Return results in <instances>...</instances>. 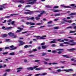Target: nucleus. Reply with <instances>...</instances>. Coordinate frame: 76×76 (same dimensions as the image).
<instances>
[{"label": "nucleus", "mask_w": 76, "mask_h": 76, "mask_svg": "<svg viewBox=\"0 0 76 76\" xmlns=\"http://www.w3.org/2000/svg\"><path fill=\"white\" fill-rule=\"evenodd\" d=\"M44 11H42V12L40 13V15H38L37 17H36V20H39V19H40V17H41V15L44 14Z\"/></svg>", "instance_id": "1"}, {"label": "nucleus", "mask_w": 76, "mask_h": 76, "mask_svg": "<svg viewBox=\"0 0 76 76\" xmlns=\"http://www.w3.org/2000/svg\"><path fill=\"white\" fill-rule=\"evenodd\" d=\"M38 66H34L33 67H29L27 68V69L28 70H32L34 69H35V68H37L38 67Z\"/></svg>", "instance_id": "2"}, {"label": "nucleus", "mask_w": 76, "mask_h": 76, "mask_svg": "<svg viewBox=\"0 0 76 76\" xmlns=\"http://www.w3.org/2000/svg\"><path fill=\"white\" fill-rule=\"evenodd\" d=\"M8 35H11L12 38H17V36H16V35H14V34L13 33H12L11 32L9 33H8Z\"/></svg>", "instance_id": "3"}, {"label": "nucleus", "mask_w": 76, "mask_h": 76, "mask_svg": "<svg viewBox=\"0 0 76 76\" xmlns=\"http://www.w3.org/2000/svg\"><path fill=\"white\" fill-rule=\"evenodd\" d=\"M12 27H7L6 28H5V27L3 26L2 28V29H4L5 30H6V29H10L11 28H12Z\"/></svg>", "instance_id": "4"}, {"label": "nucleus", "mask_w": 76, "mask_h": 76, "mask_svg": "<svg viewBox=\"0 0 76 76\" xmlns=\"http://www.w3.org/2000/svg\"><path fill=\"white\" fill-rule=\"evenodd\" d=\"M63 71L66 72H73V69H64L63 70Z\"/></svg>", "instance_id": "5"}, {"label": "nucleus", "mask_w": 76, "mask_h": 76, "mask_svg": "<svg viewBox=\"0 0 76 76\" xmlns=\"http://www.w3.org/2000/svg\"><path fill=\"white\" fill-rule=\"evenodd\" d=\"M18 2H19V3H25V1L22 0H19L17 1H16V3H18Z\"/></svg>", "instance_id": "6"}, {"label": "nucleus", "mask_w": 76, "mask_h": 76, "mask_svg": "<svg viewBox=\"0 0 76 76\" xmlns=\"http://www.w3.org/2000/svg\"><path fill=\"white\" fill-rule=\"evenodd\" d=\"M19 42H20V43L19 44V46H20V45H23V44H25V42H23L22 41H19Z\"/></svg>", "instance_id": "7"}, {"label": "nucleus", "mask_w": 76, "mask_h": 76, "mask_svg": "<svg viewBox=\"0 0 76 76\" xmlns=\"http://www.w3.org/2000/svg\"><path fill=\"white\" fill-rule=\"evenodd\" d=\"M5 5H6V4H4L3 5L1 6V7L2 8H0V10H2L3 9V8H5Z\"/></svg>", "instance_id": "8"}, {"label": "nucleus", "mask_w": 76, "mask_h": 76, "mask_svg": "<svg viewBox=\"0 0 76 76\" xmlns=\"http://www.w3.org/2000/svg\"><path fill=\"white\" fill-rule=\"evenodd\" d=\"M76 43L75 42H69V45H70L73 46L75 45Z\"/></svg>", "instance_id": "9"}, {"label": "nucleus", "mask_w": 76, "mask_h": 76, "mask_svg": "<svg viewBox=\"0 0 76 76\" xmlns=\"http://www.w3.org/2000/svg\"><path fill=\"white\" fill-rule=\"evenodd\" d=\"M18 29H20V30H17L16 31V32H20L21 31H22V30H23V28H21L20 27H18Z\"/></svg>", "instance_id": "10"}, {"label": "nucleus", "mask_w": 76, "mask_h": 76, "mask_svg": "<svg viewBox=\"0 0 76 76\" xmlns=\"http://www.w3.org/2000/svg\"><path fill=\"white\" fill-rule=\"evenodd\" d=\"M47 37L46 35L42 36L41 37L40 36V39H45V37Z\"/></svg>", "instance_id": "11"}, {"label": "nucleus", "mask_w": 76, "mask_h": 76, "mask_svg": "<svg viewBox=\"0 0 76 76\" xmlns=\"http://www.w3.org/2000/svg\"><path fill=\"white\" fill-rule=\"evenodd\" d=\"M63 20L64 21V22H68L69 23H71V22H72V20H70L68 21H67V20H66V18H64Z\"/></svg>", "instance_id": "12"}, {"label": "nucleus", "mask_w": 76, "mask_h": 76, "mask_svg": "<svg viewBox=\"0 0 76 76\" xmlns=\"http://www.w3.org/2000/svg\"><path fill=\"white\" fill-rule=\"evenodd\" d=\"M33 20V21L35 20V18L34 17H31V18H27V20Z\"/></svg>", "instance_id": "13"}, {"label": "nucleus", "mask_w": 76, "mask_h": 76, "mask_svg": "<svg viewBox=\"0 0 76 76\" xmlns=\"http://www.w3.org/2000/svg\"><path fill=\"white\" fill-rule=\"evenodd\" d=\"M37 2V0H34L33 2H31L29 3V4H34V3H36Z\"/></svg>", "instance_id": "14"}, {"label": "nucleus", "mask_w": 76, "mask_h": 76, "mask_svg": "<svg viewBox=\"0 0 76 76\" xmlns=\"http://www.w3.org/2000/svg\"><path fill=\"white\" fill-rule=\"evenodd\" d=\"M21 69H22V68H18L17 69V70H18L17 71V72H19L21 71Z\"/></svg>", "instance_id": "15"}, {"label": "nucleus", "mask_w": 76, "mask_h": 76, "mask_svg": "<svg viewBox=\"0 0 76 76\" xmlns=\"http://www.w3.org/2000/svg\"><path fill=\"white\" fill-rule=\"evenodd\" d=\"M30 47H32V46L31 45H26L24 46V48H29Z\"/></svg>", "instance_id": "16"}, {"label": "nucleus", "mask_w": 76, "mask_h": 76, "mask_svg": "<svg viewBox=\"0 0 76 76\" xmlns=\"http://www.w3.org/2000/svg\"><path fill=\"white\" fill-rule=\"evenodd\" d=\"M34 37H35V38H36L37 39H41V36H34Z\"/></svg>", "instance_id": "17"}, {"label": "nucleus", "mask_w": 76, "mask_h": 76, "mask_svg": "<svg viewBox=\"0 0 76 76\" xmlns=\"http://www.w3.org/2000/svg\"><path fill=\"white\" fill-rule=\"evenodd\" d=\"M7 34H2L1 35V37L3 38H4V37H7Z\"/></svg>", "instance_id": "18"}, {"label": "nucleus", "mask_w": 76, "mask_h": 76, "mask_svg": "<svg viewBox=\"0 0 76 76\" xmlns=\"http://www.w3.org/2000/svg\"><path fill=\"white\" fill-rule=\"evenodd\" d=\"M62 56L64 57H66V58H69V56L66 55H63Z\"/></svg>", "instance_id": "19"}, {"label": "nucleus", "mask_w": 76, "mask_h": 76, "mask_svg": "<svg viewBox=\"0 0 76 76\" xmlns=\"http://www.w3.org/2000/svg\"><path fill=\"white\" fill-rule=\"evenodd\" d=\"M47 46H42V48H43V49H45L47 48Z\"/></svg>", "instance_id": "20"}, {"label": "nucleus", "mask_w": 76, "mask_h": 76, "mask_svg": "<svg viewBox=\"0 0 76 76\" xmlns=\"http://www.w3.org/2000/svg\"><path fill=\"white\" fill-rule=\"evenodd\" d=\"M72 61H74L75 63H76V59H71Z\"/></svg>", "instance_id": "21"}, {"label": "nucleus", "mask_w": 76, "mask_h": 76, "mask_svg": "<svg viewBox=\"0 0 76 76\" xmlns=\"http://www.w3.org/2000/svg\"><path fill=\"white\" fill-rule=\"evenodd\" d=\"M62 71H63V70H61L60 69H57L56 70V71H57L58 72H61Z\"/></svg>", "instance_id": "22"}, {"label": "nucleus", "mask_w": 76, "mask_h": 76, "mask_svg": "<svg viewBox=\"0 0 76 76\" xmlns=\"http://www.w3.org/2000/svg\"><path fill=\"white\" fill-rule=\"evenodd\" d=\"M15 54L14 53H10V55H11V56H13V55H15Z\"/></svg>", "instance_id": "23"}, {"label": "nucleus", "mask_w": 76, "mask_h": 76, "mask_svg": "<svg viewBox=\"0 0 76 76\" xmlns=\"http://www.w3.org/2000/svg\"><path fill=\"white\" fill-rule=\"evenodd\" d=\"M62 50H64V49H56V51H62Z\"/></svg>", "instance_id": "24"}, {"label": "nucleus", "mask_w": 76, "mask_h": 76, "mask_svg": "<svg viewBox=\"0 0 76 76\" xmlns=\"http://www.w3.org/2000/svg\"><path fill=\"white\" fill-rule=\"evenodd\" d=\"M47 74V73H44L42 74H40V75H41V76H44V75H45Z\"/></svg>", "instance_id": "25"}, {"label": "nucleus", "mask_w": 76, "mask_h": 76, "mask_svg": "<svg viewBox=\"0 0 76 76\" xmlns=\"http://www.w3.org/2000/svg\"><path fill=\"white\" fill-rule=\"evenodd\" d=\"M76 31H70L69 33H75V32H76Z\"/></svg>", "instance_id": "26"}, {"label": "nucleus", "mask_w": 76, "mask_h": 76, "mask_svg": "<svg viewBox=\"0 0 76 76\" xmlns=\"http://www.w3.org/2000/svg\"><path fill=\"white\" fill-rule=\"evenodd\" d=\"M42 68H37L35 69L36 70H41Z\"/></svg>", "instance_id": "27"}, {"label": "nucleus", "mask_w": 76, "mask_h": 76, "mask_svg": "<svg viewBox=\"0 0 76 76\" xmlns=\"http://www.w3.org/2000/svg\"><path fill=\"white\" fill-rule=\"evenodd\" d=\"M69 51H74V50H75V48H72L69 50H68Z\"/></svg>", "instance_id": "28"}, {"label": "nucleus", "mask_w": 76, "mask_h": 76, "mask_svg": "<svg viewBox=\"0 0 76 76\" xmlns=\"http://www.w3.org/2000/svg\"><path fill=\"white\" fill-rule=\"evenodd\" d=\"M64 44H69V45L70 42H64Z\"/></svg>", "instance_id": "29"}, {"label": "nucleus", "mask_w": 76, "mask_h": 76, "mask_svg": "<svg viewBox=\"0 0 76 76\" xmlns=\"http://www.w3.org/2000/svg\"><path fill=\"white\" fill-rule=\"evenodd\" d=\"M60 10H55L53 11L54 12H60Z\"/></svg>", "instance_id": "30"}, {"label": "nucleus", "mask_w": 76, "mask_h": 76, "mask_svg": "<svg viewBox=\"0 0 76 76\" xmlns=\"http://www.w3.org/2000/svg\"><path fill=\"white\" fill-rule=\"evenodd\" d=\"M64 7H65V8H70V6H65Z\"/></svg>", "instance_id": "31"}, {"label": "nucleus", "mask_w": 76, "mask_h": 76, "mask_svg": "<svg viewBox=\"0 0 76 76\" xmlns=\"http://www.w3.org/2000/svg\"><path fill=\"white\" fill-rule=\"evenodd\" d=\"M76 13H72L70 14V15H76Z\"/></svg>", "instance_id": "32"}, {"label": "nucleus", "mask_w": 76, "mask_h": 76, "mask_svg": "<svg viewBox=\"0 0 76 76\" xmlns=\"http://www.w3.org/2000/svg\"><path fill=\"white\" fill-rule=\"evenodd\" d=\"M30 23L31 25H35V23H32L31 22H30Z\"/></svg>", "instance_id": "33"}, {"label": "nucleus", "mask_w": 76, "mask_h": 76, "mask_svg": "<svg viewBox=\"0 0 76 76\" xmlns=\"http://www.w3.org/2000/svg\"><path fill=\"white\" fill-rule=\"evenodd\" d=\"M15 49H16V47L12 48V49H11V50H15Z\"/></svg>", "instance_id": "34"}, {"label": "nucleus", "mask_w": 76, "mask_h": 76, "mask_svg": "<svg viewBox=\"0 0 76 76\" xmlns=\"http://www.w3.org/2000/svg\"><path fill=\"white\" fill-rule=\"evenodd\" d=\"M54 16H60V14H57L55 15Z\"/></svg>", "instance_id": "35"}, {"label": "nucleus", "mask_w": 76, "mask_h": 76, "mask_svg": "<svg viewBox=\"0 0 76 76\" xmlns=\"http://www.w3.org/2000/svg\"><path fill=\"white\" fill-rule=\"evenodd\" d=\"M54 29H58V27H55L53 28Z\"/></svg>", "instance_id": "36"}, {"label": "nucleus", "mask_w": 76, "mask_h": 76, "mask_svg": "<svg viewBox=\"0 0 76 76\" xmlns=\"http://www.w3.org/2000/svg\"><path fill=\"white\" fill-rule=\"evenodd\" d=\"M30 12H26L24 13V14H29Z\"/></svg>", "instance_id": "37"}, {"label": "nucleus", "mask_w": 76, "mask_h": 76, "mask_svg": "<svg viewBox=\"0 0 76 76\" xmlns=\"http://www.w3.org/2000/svg\"><path fill=\"white\" fill-rule=\"evenodd\" d=\"M10 70L9 69H7L6 70V72H10Z\"/></svg>", "instance_id": "38"}, {"label": "nucleus", "mask_w": 76, "mask_h": 76, "mask_svg": "<svg viewBox=\"0 0 76 76\" xmlns=\"http://www.w3.org/2000/svg\"><path fill=\"white\" fill-rule=\"evenodd\" d=\"M73 28V27L72 26H69L67 28V29H69V28Z\"/></svg>", "instance_id": "39"}, {"label": "nucleus", "mask_w": 76, "mask_h": 76, "mask_svg": "<svg viewBox=\"0 0 76 76\" xmlns=\"http://www.w3.org/2000/svg\"><path fill=\"white\" fill-rule=\"evenodd\" d=\"M54 8H55V9L58 8V6H55L54 7Z\"/></svg>", "instance_id": "40"}, {"label": "nucleus", "mask_w": 76, "mask_h": 76, "mask_svg": "<svg viewBox=\"0 0 76 76\" xmlns=\"http://www.w3.org/2000/svg\"><path fill=\"white\" fill-rule=\"evenodd\" d=\"M4 49H5V50H7V49H9V47H6Z\"/></svg>", "instance_id": "41"}, {"label": "nucleus", "mask_w": 76, "mask_h": 76, "mask_svg": "<svg viewBox=\"0 0 76 76\" xmlns=\"http://www.w3.org/2000/svg\"><path fill=\"white\" fill-rule=\"evenodd\" d=\"M45 42H44L41 43V45H45Z\"/></svg>", "instance_id": "42"}, {"label": "nucleus", "mask_w": 76, "mask_h": 76, "mask_svg": "<svg viewBox=\"0 0 76 76\" xmlns=\"http://www.w3.org/2000/svg\"><path fill=\"white\" fill-rule=\"evenodd\" d=\"M42 24L41 23H36V25H41Z\"/></svg>", "instance_id": "43"}, {"label": "nucleus", "mask_w": 76, "mask_h": 76, "mask_svg": "<svg viewBox=\"0 0 76 76\" xmlns=\"http://www.w3.org/2000/svg\"><path fill=\"white\" fill-rule=\"evenodd\" d=\"M31 23H30V22H27V23H26V25H29V24H30Z\"/></svg>", "instance_id": "44"}, {"label": "nucleus", "mask_w": 76, "mask_h": 76, "mask_svg": "<svg viewBox=\"0 0 76 76\" xmlns=\"http://www.w3.org/2000/svg\"><path fill=\"white\" fill-rule=\"evenodd\" d=\"M51 46L52 47H56V45L53 44V45H51Z\"/></svg>", "instance_id": "45"}, {"label": "nucleus", "mask_w": 76, "mask_h": 76, "mask_svg": "<svg viewBox=\"0 0 76 76\" xmlns=\"http://www.w3.org/2000/svg\"><path fill=\"white\" fill-rule=\"evenodd\" d=\"M39 75H41V74H38L36 75L35 76H39Z\"/></svg>", "instance_id": "46"}, {"label": "nucleus", "mask_w": 76, "mask_h": 76, "mask_svg": "<svg viewBox=\"0 0 76 76\" xmlns=\"http://www.w3.org/2000/svg\"><path fill=\"white\" fill-rule=\"evenodd\" d=\"M60 68V67H58V66H56L55 67V69H59Z\"/></svg>", "instance_id": "47"}, {"label": "nucleus", "mask_w": 76, "mask_h": 76, "mask_svg": "<svg viewBox=\"0 0 76 76\" xmlns=\"http://www.w3.org/2000/svg\"><path fill=\"white\" fill-rule=\"evenodd\" d=\"M52 52L53 53H56V50H53Z\"/></svg>", "instance_id": "48"}, {"label": "nucleus", "mask_w": 76, "mask_h": 76, "mask_svg": "<svg viewBox=\"0 0 76 76\" xmlns=\"http://www.w3.org/2000/svg\"><path fill=\"white\" fill-rule=\"evenodd\" d=\"M26 7H31V6L29 5H26Z\"/></svg>", "instance_id": "49"}, {"label": "nucleus", "mask_w": 76, "mask_h": 76, "mask_svg": "<svg viewBox=\"0 0 76 76\" xmlns=\"http://www.w3.org/2000/svg\"><path fill=\"white\" fill-rule=\"evenodd\" d=\"M60 41V42H64V40H61V41Z\"/></svg>", "instance_id": "50"}, {"label": "nucleus", "mask_w": 76, "mask_h": 76, "mask_svg": "<svg viewBox=\"0 0 76 76\" xmlns=\"http://www.w3.org/2000/svg\"><path fill=\"white\" fill-rule=\"evenodd\" d=\"M56 41H52L51 42V43H56Z\"/></svg>", "instance_id": "51"}, {"label": "nucleus", "mask_w": 76, "mask_h": 76, "mask_svg": "<svg viewBox=\"0 0 76 76\" xmlns=\"http://www.w3.org/2000/svg\"><path fill=\"white\" fill-rule=\"evenodd\" d=\"M72 26H75L76 25V24L75 23H73L72 25Z\"/></svg>", "instance_id": "52"}, {"label": "nucleus", "mask_w": 76, "mask_h": 76, "mask_svg": "<svg viewBox=\"0 0 76 76\" xmlns=\"http://www.w3.org/2000/svg\"><path fill=\"white\" fill-rule=\"evenodd\" d=\"M75 4H72L70 5V6H75Z\"/></svg>", "instance_id": "53"}, {"label": "nucleus", "mask_w": 76, "mask_h": 76, "mask_svg": "<svg viewBox=\"0 0 76 76\" xmlns=\"http://www.w3.org/2000/svg\"><path fill=\"white\" fill-rule=\"evenodd\" d=\"M7 53H8L7 52H5V53H3V54L4 55H5V54H7Z\"/></svg>", "instance_id": "54"}, {"label": "nucleus", "mask_w": 76, "mask_h": 76, "mask_svg": "<svg viewBox=\"0 0 76 76\" xmlns=\"http://www.w3.org/2000/svg\"><path fill=\"white\" fill-rule=\"evenodd\" d=\"M52 21H50L48 22V24H50V23H52Z\"/></svg>", "instance_id": "55"}, {"label": "nucleus", "mask_w": 76, "mask_h": 76, "mask_svg": "<svg viewBox=\"0 0 76 76\" xmlns=\"http://www.w3.org/2000/svg\"><path fill=\"white\" fill-rule=\"evenodd\" d=\"M46 54V53H42V56H45Z\"/></svg>", "instance_id": "56"}, {"label": "nucleus", "mask_w": 76, "mask_h": 76, "mask_svg": "<svg viewBox=\"0 0 76 76\" xmlns=\"http://www.w3.org/2000/svg\"><path fill=\"white\" fill-rule=\"evenodd\" d=\"M58 20V19L57 18V19H55L54 20L55 21H57V20Z\"/></svg>", "instance_id": "57"}, {"label": "nucleus", "mask_w": 76, "mask_h": 76, "mask_svg": "<svg viewBox=\"0 0 76 76\" xmlns=\"http://www.w3.org/2000/svg\"><path fill=\"white\" fill-rule=\"evenodd\" d=\"M10 40L9 39H6V41H10Z\"/></svg>", "instance_id": "58"}, {"label": "nucleus", "mask_w": 76, "mask_h": 76, "mask_svg": "<svg viewBox=\"0 0 76 76\" xmlns=\"http://www.w3.org/2000/svg\"><path fill=\"white\" fill-rule=\"evenodd\" d=\"M32 75V74H29L27 75L26 76H31Z\"/></svg>", "instance_id": "59"}, {"label": "nucleus", "mask_w": 76, "mask_h": 76, "mask_svg": "<svg viewBox=\"0 0 76 76\" xmlns=\"http://www.w3.org/2000/svg\"><path fill=\"white\" fill-rule=\"evenodd\" d=\"M73 41H74V40H71L69 41V42H73Z\"/></svg>", "instance_id": "60"}, {"label": "nucleus", "mask_w": 76, "mask_h": 76, "mask_svg": "<svg viewBox=\"0 0 76 76\" xmlns=\"http://www.w3.org/2000/svg\"><path fill=\"white\" fill-rule=\"evenodd\" d=\"M58 54H61V51H59L57 52Z\"/></svg>", "instance_id": "61"}, {"label": "nucleus", "mask_w": 76, "mask_h": 76, "mask_svg": "<svg viewBox=\"0 0 76 76\" xmlns=\"http://www.w3.org/2000/svg\"><path fill=\"white\" fill-rule=\"evenodd\" d=\"M11 21H12V20L11 19H10L8 21V22H10Z\"/></svg>", "instance_id": "62"}, {"label": "nucleus", "mask_w": 76, "mask_h": 76, "mask_svg": "<svg viewBox=\"0 0 76 76\" xmlns=\"http://www.w3.org/2000/svg\"><path fill=\"white\" fill-rule=\"evenodd\" d=\"M60 45L61 47H63L64 46V45H63V44H61Z\"/></svg>", "instance_id": "63"}, {"label": "nucleus", "mask_w": 76, "mask_h": 76, "mask_svg": "<svg viewBox=\"0 0 76 76\" xmlns=\"http://www.w3.org/2000/svg\"><path fill=\"white\" fill-rule=\"evenodd\" d=\"M3 49V48H0V51H1Z\"/></svg>", "instance_id": "64"}]
</instances>
